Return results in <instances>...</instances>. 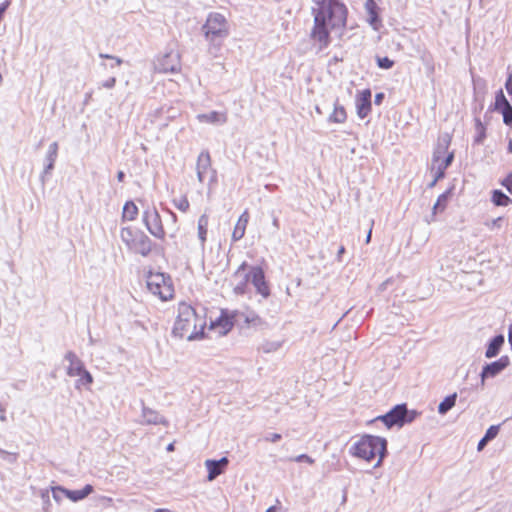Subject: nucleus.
Listing matches in <instances>:
<instances>
[{"label": "nucleus", "mask_w": 512, "mask_h": 512, "mask_svg": "<svg viewBox=\"0 0 512 512\" xmlns=\"http://www.w3.org/2000/svg\"><path fill=\"white\" fill-rule=\"evenodd\" d=\"M492 202L496 206H507L512 203V199H510L507 195H505L500 190H494L492 192Z\"/></svg>", "instance_id": "obj_27"}, {"label": "nucleus", "mask_w": 512, "mask_h": 512, "mask_svg": "<svg viewBox=\"0 0 512 512\" xmlns=\"http://www.w3.org/2000/svg\"><path fill=\"white\" fill-rule=\"evenodd\" d=\"M457 394L454 393L452 395L447 396L438 406V412L440 414H445L448 412L456 402Z\"/></svg>", "instance_id": "obj_28"}, {"label": "nucleus", "mask_w": 512, "mask_h": 512, "mask_svg": "<svg viewBox=\"0 0 512 512\" xmlns=\"http://www.w3.org/2000/svg\"><path fill=\"white\" fill-rule=\"evenodd\" d=\"M197 118L200 122L212 123V124L225 123L227 121L226 113H221V112H217V111H212L207 114H200V115H198Z\"/></svg>", "instance_id": "obj_20"}, {"label": "nucleus", "mask_w": 512, "mask_h": 512, "mask_svg": "<svg viewBox=\"0 0 512 512\" xmlns=\"http://www.w3.org/2000/svg\"><path fill=\"white\" fill-rule=\"evenodd\" d=\"M55 490L63 493L71 501L77 502V501L83 500L88 495H90L93 492V487H92V485L87 484L81 490H69V489H66V488H63V487H57V488L54 489V491Z\"/></svg>", "instance_id": "obj_18"}, {"label": "nucleus", "mask_w": 512, "mask_h": 512, "mask_svg": "<svg viewBox=\"0 0 512 512\" xmlns=\"http://www.w3.org/2000/svg\"><path fill=\"white\" fill-rule=\"evenodd\" d=\"M143 222L147 230L156 238L164 239L166 231L164 229L161 216L156 207L152 206L143 212Z\"/></svg>", "instance_id": "obj_10"}, {"label": "nucleus", "mask_w": 512, "mask_h": 512, "mask_svg": "<svg viewBox=\"0 0 512 512\" xmlns=\"http://www.w3.org/2000/svg\"><path fill=\"white\" fill-rule=\"evenodd\" d=\"M498 432H499V426H495V425L490 426L487 429L484 437L490 441L497 436Z\"/></svg>", "instance_id": "obj_34"}, {"label": "nucleus", "mask_w": 512, "mask_h": 512, "mask_svg": "<svg viewBox=\"0 0 512 512\" xmlns=\"http://www.w3.org/2000/svg\"><path fill=\"white\" fill-rule=\"evenodd\" d=\"M124 172L123 171H119L118 174H117V178H118V181L122 182L123 179H124Z\"/></svg>", "instance_id": "obj_43"}, {"label": "nucleus", "mask_w": 512, "mask_h": 512, "mask_svg": "<svg viewBox=\"0 0 512 512\" xmlns=\"http://www.w3.org/2000/svg\"><path fill=\"white\" fill-rule=\"evenodd\" d=\"M146 284L148 290L161 301H169L174 298V285L169 275L162 272H150Z\"/></svg>", "instance_id": "obj_5"}, {"label": "nucleus", "mask_w": 512, "mask_h": 512, "mask_svg": "<svg viewBox=\"0 0 512 512\" xmlns=\"http://www.w3.org/2000/svg\"><path fill=\"white\" fill-rule=\"evenodd\" d=\"M196 170L200 182H204L209 173H211L212 178H215V171L211 167V157L208 152H201L199 154Z\"/></svg>", "instance_id": "obj_13"}, {"label": "nucleus", "mask_w": 512, "mask_h": 512, "mask_svg": "<svg viewBox=\"0 0 512 512\" xmlns=\"http://www.w3.org/2000/svg\"><path fill=\"white\" fill-rule=\"evenodd\" d=\"M138 207L133 201L125 202L122 211L123 221H134L138 216Z\"/></svg>", "instance_id": "obj_22"}, {"label": "nucleus", "mask_w": 512, "mask_h": 512, "mask_svg": "<svg viewBox=\"0 0 512 512\" xmlns=\"http://www.w3.org/2000/svg\"><path fill=\"white\" fill-rule=\"evenodd\" d=\"M501 185L504 186L509 193L512 194V173L508 174L502 181Z\"/></svg>", "instance_id": "obj_35"}, {"label": "nucleus", "mask_w": 512, "mask_h": 512, "mask_svg": "<svg viewBox=\"0 0 512 512\" xmlns=\"http://www.w3.org/2000/svg\"><path fill=\"white\" fill-rule=\"evenodd\" d=\"M120 236L127 247L135 253L146 256L152 250V242L149 237L137 228H122Z\"/></svg>", "instance_id": "obj_7"}, {"label": "nucleus", "mask_w": 512, "mask_h": 512, "mask_svg": "<svg viewBox=\"0 0 512 512\" xmlns=\"http://www.w3.org/2000/svg\"><path fill=\"white\" fill-rule=\"evenodd\" d=\"M66 360L69 362L67 374L71 377H79L77 387L89 388L93 382L92 375L85 369L83 362L73 352L66 354Z\"/></svg>", "instance_id": "obj_9"}, {"label": "nucleus", "mask_w": 512, "mask_h": 512, "mask_svg": "<svg viewBox=\"0 0 512 512\" xmlns=\"http://www.w3.org/2000/svg\"><path fill=\"white\" fill-rule=\"evenodd\" d=\"M205 38L214 43L219 39L226 38L230 33V26L227 18L218 12L208 14L205 23L202 26Z\"/></svg>", "instance_id": "obj_6"}, {"label": "nucleus", "mask_w": 512, "mask_h": 512, "mask_svg": "<svg viewBox=\"0 0 512 512\" xmlns=\"http://www.w3.org/2000/svg\"><path fill=\"white\" fill-rule=\"evenodd\" d=\"M209 225V218L206 214H203L199 217L198 220V236L202 243H205L207 238Z\"/></svg>", "instance_id": "obj_25"}, {"label": "nucleus", "mask_w": 512, "mask_h": 512, "mask_svg": "<svg viewBox=\"0 0 512 512\" xmlns=\"http://www.w3.org/2000/svg\"><path fill=\"white\" fill-rule=\"evenodd\" d=\"M387 451L386 439L373 435H362L353 443L350 454L366 462L376 460L375 466H380Z\"/></svg>", "instance_id": "obj_4"}, {"label": "nucleus", "mask_w": 512, "mask_h": 512, "mask_svg": "<svg viewBox=\"0 0 512 512\" xmlns=\"http://www.w3.org/2000/svg\"><path fill=\"white\" fill-rule=\"evenodd\" d=\"M450 141L447 140L443 145H439L434 151L432 158V170L435 172L434 183L445 175V170L450 166L454 159V153L449 152Z\"/></svg>", "instance_id": "obj_8"}, {"label": "nucleus", "mask_w": 512, "mask_h": 512, "mask_svg": "<svg viewBox=\"0 0 512 512\" xmlns=\"http://www.w3.org/2000/svg\"><path fill=\"white\" fill-rule=\"evenodd\" d=\"M294 461H296V462L305 461V462H308L310 464H312L314 462L313 459L311 457H309L308 455H306V454H302V455H299V456L295 457Z\"/></svg>", "instance_id": "obj_37"}, {"label": "nucleus", "mask_w": 512, "mask_h": 512, "mask_svg": "<svg viewBox=\"0 0 512 512\" xmlns=\"http://www.w3.org/2000/svg\"><path fill=\"white\" fill-rule=\"evenodd\" d=\"M277 510H278L277 506H271L266 510V512H277Z\"/></svg>", "instance_id": "obj_45"}, {"label": "nucleus", "mask_w": 512, "mask_h": 512, "mask_svg": "<svg viewBox=\"0 0 512 512\" xmlns=\"http://www.w3.org/2000/svg\"><path fill=\"white\" fill-rule=\"evenodd\" d=\"M406 413L407 409L405 405H397L391 411L383 416H380L378 419L381 420L387 427L402 425L404 423Z\"/></svg>", "instance_id": "obj_11"}, {"label": "nucleus", "mask_w": 512, "mask_h": 512, "mask_svg": "<svg viewBox=\"0 0 512 512\" xmlns=\"http://www.w3.org/2000/svg\"><path fill=\"white\" fill-rule=\"evenodd\" d=\"M449 197H450V191H446L438 197V199L433 207L434 213H436L437 211H441V212L444 211V209L447 206Z\"/></svg>", "instance_id": "obj_30"}, {"label": "nucleus", "mask_w": 512, "mask_h": 512, "mask_svg": "<svg viewBox=\"0 0 512 512\" xmlns=\"http://www.w3.org/2000/svg\"><path fill=\"white\" fill-rule=\"evenodd\" d=\"M234 326L233 316L226 312H222L220 316L211 322V328L216 330L219 334H227Z\"/></svg>", "instance_id": "obj_16"}, {"label": "nucleus", "mask_w": 512, "mask_h": 512, "mask_svg": "<svg viewBox=\"0 0 512 512\" xmlns=\"http://www.w3.org/2000/svg\"><path fill=\"white\" fill-rule=\"evenodd\" d=\"M282 436L279 433H272L265 438V441L275 443L281 440Z\"/></svg>", "instance_id": "obj_36"}, {"label": "nucleus", "mask_w": 512, "mask_h": 512, "mask_svg": "<svg viewBox=\"0 0 512 512\" xmlns=\"http://www.w3.org/2000/svg\"><path fill=\"white\" fill-rule=\"evenodd\" d=\"M503 116V122L508 125L512 126V106H506L505 108L501 109L499 111Z\"/></svg>", "instance_id": "obj_32"}, {"label": "nucleus", "mask_w": 512, "mask_h": 512, "mask_svg": "<svg viewBox=\"0 0 512 512\" xmlns=\"http://www.w3.org/2000/svg\"><path fill=\"white\" fill-rule=\"evenodd\" d=\"M508 340H509V342H510V344L512 346V325L509 328Z\"/></svg>", "instance_id": "obj_44"}, {"label": "nucleus", "mask_w": 512, "mask_h": 512, "mask_svg": "<svg viewBox=\"0 0 512 512\" xmlns=\"http://www.w3.org/2000/svg\"><path fill=\"white\" fill-rule=\"evenodd\" d=\"M347 120V112L342 105L335 104L332 113L329 115V121L332 123L342 124Z\"/></svg>", "instance_id": "obj_23"}, {"label": "nucleus", "mask_w": 512, "mask_h": 512, "mask_svg": "<svg viewBox=\"0 0 512 512\" xmlns=\"http://www.w3.org/2000/svg\"><path fill=\"white\" fill-rule=\"evenodd\" d=\"M371 97L372 93L370 89H364L358 92L356 96L357 114L361 119L367 117L368 114L371 112Z\"/></svg>", "instance_id": "obj_12"}, {"label": "nucleus", "mask_w": 512, "mask_h": 512, "mask_svg": "<svg viewBox=\"0 0 512 512\" xmlns=\"http://www.w3.org/2000/svg\"><path fill=\"white\" fill-rule=\"evenodd\" d=\"M205 327V319L196 312L192 305L186 302L178 304L172 329V334L175 337L186 340L201 339L204 336Z\"/></svg>", "instance_id": "obj_2"}, {"label": "nucleus", "mask_w": 512, "mask_h": 512, "mask_svg": "<svg viewBox=\"0 0 512 512\" xmlns=\"http://www.w3.org/2000/svg\"><path fill=\"white\" fill-rule=\"evenodd\" d=\"M249 219H250V214H249L248 210H245L239 216V218L234 226L233 232H232V240L234 242H237L244 237L247 225L249 223Z\"/></svg>", "instance_id": "obj_19"}, {"label": "nucleus", "mask_w": 512, "mask_h": 512, "mask_svg": "<svg viewBox=\"0 0 512 512\" xmlns=\"http://www.w3.org/2000/svg\"><path fill=\"white\" fill-rule=\"evenodd\" d=\"M158 68L164 73L179 71L181 68L179 55L173 52L167 53L159 60Z\"/></svg>", "instance_id": "obj_14"}, {"label": "nucleus", "mask_w": 512, "mask_h": 512, "mask_svg": "<svg viewBox=\"0 0 512 512\" xmlns=\"http://www.w3.org/2000/svg\"><path fill=\"white\" fill-rule=\"evenodd\" d=\"M509 105H510V103L506 99L503 91L502 90L498 91L495 96V103H494L495 110L500 111L501 109H503Z\"/></svg>", "instance_id": "obj_31"}, {"label": "nucleus", "mask_w": 512, "mask_h": 512, "mask_svg": "<svg viewBox=\"0 0 512 512\" xmlns=\"http://www.w3.org/2000/svg\"><path fill=\"white\" fill-rule=\"evenodd\" d=\"M344 253H345V247L341 246L338 250V258L340 259Z\"/></svg>", "instance_id": "obj_42"}, {"label": "nucleus", "mask_w": 512, "mask_h": 512, "mask_svg": "<svg viewBox=\"0 0 512 512\" xmlns=\"http://www.w3.org/2000/svg\"><path fill=\"white\" fill-rule=\"evenodd\" d=\"M504 343V337L502 335L495 336L492 341L490 342L485 356L487 358H492L496 356L499 353L500 348L502 347Z\"/></svg>", "instance_id": "obj_24"}, {"label": "nucleus", "mask_w": 512, "mask_h": 512, "mask_svg": "<svg viewBox=\"0 0 512 512\" xmlns=\"http://www.w3.org/2000/svg\"><path fill=\"white\" fill-rule=\"evenodd\" d=\"M115 83H116V79L114 77H112L103 83V87L112 88L115 85Z\"/></svg>", "instance_id": "obj_39"}, {"label": "nucleus", "mask_w": 512, "mask_h": 512, "mask_svg": "<svg viewBox=\"0 0 512 512\" xmlns=\"http://www.w3.org/2000/svg\"><path fill=\"white\" fill-rule=\"evenodd\" d=\"M383 98H384V94L383 93H377L375 95V103L377 105H380L382 103Z\"/></svg>", "instance_id": "obj_41"}, {"label": "nucleus", "mask_w": 512, "mask_h": 512, "mask_svg": "<svg viewBox=\"0 0 512 512\" xmlns=\"http://www.w3.org/2000/svg\"><path fill=\"white\" fill-rule=\"evenodd\" d=\"M233 278L237 281L233 290L238 295L248 291L249 282L263 298H268L271 294L270 285L261 266H249L247 262H242L234 272Z\"/></svg>", "instance_id": "obj_3"}, {"label": "nucleus", "mask_w": 512, "mask_h": 512, "mask_svg": "<svg viewBox=\"0 0 512 512\" xmlns=\"http://www.w3.org/2000/svg\"><path fill=\"white\" fill-rule=\"evenodd\" d=\"M174 449H175L174 443H170V444L167 446V450H168L169 452L174 451Z\"/></svg>", "instance_id": "obj_46"}, {"label": "nucleus", "mask_w": 512, "mask_h": 512, "mask_svg": "<svg viewBox=\"0 0 512 512\" xmlns=\"http://www.w3.org/2000/svg\"><path fill=\"white\" fill-rule=\"evenodd\" d=\"M475 126V138L474 143L480 144L482 143L486 138V126L483 124L480 118H476L474 121Z\"/></svg>", "instance_id": "obj_26"}, {"label": "nucleus", "mask_w": 512, "mask_h": 512, "mask_svg": "<svg viewBox=\"0 0 512 512\" xmlns=\"http://www.w3.org/2000/svg\"><path fill=\"white\" fill-rule=\"evenodd\" d=\"M508 364H509V359L506 356L501 357L499 360H497L495 362L487 364L483 368L482 373H481L482 381H484V379L487 377H493V376L497 375L504 368H506Z\"/></svg>", "instance_id": "obj_17"}, {"label": "nucleus", "mask_w": 512, "mask_h": 512, "mask_svg": "<svg viewBox=\"0 0 512 512\" xmlns=\"http://www.w3.org/2000/svg\"><path fill=\"white\" fill-rule=\"evenodd\" d=\"M371 238V230L369 231L368 235L366 236V242L368 243Z\"/></svg>", "instance_id": "obj_47"}, {"label": "nucleus", "mask_w": 512, "mask_h": 512, "mask_svg": "<svg viewBox=\"0 0 512 512\" xmlns=\"http://www.w3.org/2000/svg\"><path fill=\"white\" fill-rule=\"evenodd\" d=\"M489 440L483 437L478 443V451H481Z\"/></svg>", "instance_id": "obj_40"}, {"label": "nucleus", "mask_w": 512, "mask_h": 512, "mask_svg": "<svg viewBox=\"0 0 512 512\" xmlns=\"http://www.w3.org/2000/svg\"><path fill=\"white\" fill-rule=\"evenodd\" d=\"M228 463L229 461L226 457H223L220 460H206L205 467L208 471V481H213L216 477L222 474L227 468Z\"/></svg>", "instance_id": "obj_15"}, {"label": "nucleus", "mask_w": 512, "mask_h": 512, "mask_svg": "<svg viewBox=\"0 0 512 512\" xmlns=\"http://www.w3.org/2000/svg\"><path fill=\"white\" fill-rule=\"evenodd\" d=\"M377 64L382 69H390L394 65V61L388 57H377Z\"/></svg>", "instance_id": "obj_33"}, {"label": "nucleus", "mask_w": 512, "mask_h": 512, "mask_svg": "<svg viewBox=\"0 0 512 512\" xmlns=\"http://www.w3.org/2000/svg\"><path fill=\"white\" fill-rule=\"evenodd\" d=\"M365 8L369 16V23L375 27L379 22V7L376 3V0H367Z\"/></svg>", "instance_id": "obj_21"}, {"label": "nucleus", "mask_w": 512, "mask_h": 512, "mask_svg": "<svg viewBox=\"0 0 512 512\" xmlns=\"http://www.w3.org/2000/svg\"><path fill=\"white\" fill-rule=\"evenodd\" d=\"M313 3L310 38L319 48H327L331 35H342L346 29L348 8L343 0H314Z\"/></svg>", "instance_id": "obj_1"}, {"label": "nucleus", "mask_w": 512, "mask_h": 512, "mask_svg": "<svg viewBox=\"0 0 512 512\" xmlns=\"http://www.w3.org/2000/svg\"><path fill=\"white\" fill-rule=\"evenodd\" d=\"M173 205L181 212H187L190 208V203L186 194H182L172 200Z\"/></svg>", "instance_id": "obj_29"}, {"label": "nucleus", "mask_w": 512, "mask_h": 512, "mask_svg": "<svg viewBox=\"0 0 512 512\" xmlns=\"http://www.w3.org/2000/svg\"><path fill=\"white\" fill-rule=\"evenodd\" d=\"M100 57L101 58H107V59H112L115 61V65L116 66H120L121 63H122V60L119 59V58H116V57H112V56H109V55H106V54H100Z\"/></svg>", "instance_id": "obj_38"}]
</instances>
